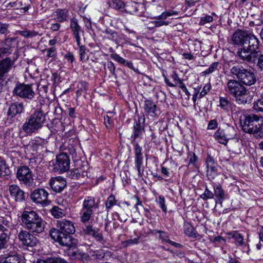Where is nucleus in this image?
Masks as SVG:
<instances>
[{
  "mask_svg": "<svg viewBox=\"0 0 263 263\" xmlns=\"http://www.w3.org/2000/svg\"><path fill=\"white\" fill-rule=\"evenodd\" d=\"M57 227L59 229H51L49 234L52 239L58 242L61 245L69 246L72 244V236L76 230L73 223L69 220L62 219L57 221Z\"/></svg>",
  "mask_w": 263,
  "mask_h": 263,
  "instance_id": "nucleus-1",
  "label": "nucleus"
},
{
  "mask_svg": "<svg viewBox=\"0 0 263 263\" xmlns=\"http://www.w3.org/2000/svg\"><path fill=\"white\" fill-rule=\"evenodd\" d=\"M260 45V41L254 34L249 33L242 47L238 49L237 55L242 61L255 63Z\"/></svg>",
  "mask_w": 263,
  "mask_h": 263,
  "instance_id": "nucleus-2",
  "label": "nucleus"
},
{
  "mask_svg": "<svg viewBox=\"0 0 263 263\" xmlns=\"http://www.w3.org/2000/svg\"><path fill=\"white\" fill-rule=\"evenodd\" d=\"M240 124L242 130L252 134L257 139L263 138V117L254 114L240 116Z\"/></svg>",
  "mask_w": 263,
  "mask_h": 263,
  "instance_id": "nucleus-3",
  "label": "nucleus"
},
{
  "mask_svg": "<svg viewBox=\"0 0 263 263\" xmlns=\"http://www.w3.org/2000/svg\"><path fill=\"white\" fill-rule=\"evenodd\" d=\"M21 220L22 225L32 233H41L45 229V222L35 211L31 209L23 212Z\"/></svg>",
  "mask_w": 263,
  "mask_h": 263,
  "instance_id": "nucleus-4",
  "label": "nucleus"
},
{
  "mask_svg": "<svg viewBox=\"0 0 263 263\" xmlns=\"http://www.w3.org/2000/svg\"><path fill=\"white\" fill-rule=\"evenodd\" d=\"M226 91L235 98L238 104H245L251 101L250 92L237 80H229L227 83Z\"/></svg>",
  "mask_w": 263,
  "mask_h": 263,
  "instance_id": "nucleus-5",
  "label": "nucleus"
},
{
  "mask_svg": "<svg viewBox=\"0 0 263 263\" xmlns=\"http://www.w3.org/2000/svg\"><path fill=\"white\" fill-rule=\"evenodd\" d=\"M45 120V116L41 109H36L26 119L22 129L28 135L35 134L43 127Z\"/></svg>",
  "mask_w": 263,
  "mask_h": 263,
  "instance_id": "nucleus-6",
  "label": "nucleus"
},
{
  "mask_svg": "<svg viewBox=\"0 0 263 263\" xmlns=\"http://www.w3.org/2000/svg\"><path fill=\"white\" fill-rule=\"evenodd\" d=\"M230 72L235 76L243 85L251 86L256 82V78L254 72L250 69L245 68L242 66L237 65L233 66L230 69Z\"/></svg>",
  "mask_w": 263,
  "mask_h": 263,
  "instance_id": "nucleus-7",
  "label": "nucleus"
},
{
  "mask_svg": "<svg viewBox=\"0 0 263 263\" xmlns=\"http://www.w3.org/2000/svg\"><path fill=\"white\" fill-rule=\"evenodd\" d=\"M32 85L17 83L13 90V93L22 99L32 100L35 95Z\"/></svg>",
  "mask_w": 263,
  "mask_h": 263,
  "instance_id": "nucleus-8",
  "label": "nucleus"
},
{
  "mask_svg": "<svg viewBox=\"0 0 263 263\" xmlns=\"http://www.w3.org/2000/svg\"><path fill=\"white\" fill-rule=\"evenodd\" d=\"M16 178L26 186H30L33 183V178L30 168L26 166H22L17 168Z\"/></svg>",
  "mask_w": 263,
  "mask_h": 263,
  "instance_id": "nucleus-9",
  "label": "nucleus"
},
{
  "mask_svg": "<svg viewBox=\"0 0 263 263\" xmlns=\"http://www.w3.org/2000/svg\"><path fill=\"white\" fill-rule=\"evenodd\" d=\"M18 55L15 58H11L6 57L0 60V82H3L8 73L11 70Z\"/></svg>",
  "mask_w": 263,
  "mask_h": 263,
  "instance_id": "nucleus-10",
  "label": "nucleus"
},
{
  "mask_svg": "<svg viewBox=\"0 0 263 263\" xmlns=\"http://www.w3.org/2000/svg\"><path fill=\"white\" fill-rule=\"evenodd\" d=\"M70 167V159L65 153H61L57 156L56 162L54 164V169L60 173L68 171Z\"/></svg>",
  "mask_w": 263,
  "mask_h": 263,
  "instance_id": "nucleus-11",
  "label": "nucleus"
},
{
  "mask_svg": "<svg viewBox=\"0 0 263 263\" xmlns=\"http://www.w3.org/2000/svg\"><path fill=\"white\" fill-rule=\"evenodd\" d=\"M16 38L8 36L0 41V49L5 56H9L16 46Z\"/></svg>",
  "mask_w": 263,
  "mask_h": 263,
  "instance_id": "nucleus-12",
  "label": "nucleus"
},
{
  "mask_svg": "<svg viewBox=\"0 0 263 263\" xmlns=\"http://www.w3.org/2000/svg\"><path fill=\"white\" fill-rule=\"evenodd\" d=\"M31 233L29 231L22 230L18 234V238L24 246L32 247L37 244V238Z\"/></svg>",
  "mask_w": 263,
  "mask_h": 263,
  "instance_id": "nucleus-13",
  "label": "nucleus"
},
{
  "mask_svg": "<svg viewBox=\"0 0 263 263\" xmlns=\"http://www.w3.org/2000/svg\"><path fill=\"white\" fill-rule=\"evenodd\" d=\"M135 163L136 168L138 171V176L142 177L143 175L144 167L143 166V157L141 153L142 148L136 143L134 147Z\"/></svg>",
  "mask_w": 263,
  "mask_h": 263,
  "instance_id": "nucleus-14",
  "label": "nucleus"
},
{
  "mask_svg": "<svg viewBox=\"0 0 263 263\" xmlns=\"http://www.w3.org/2000/svg\"><path fill=\"white\" fill-rule=\"evenodd\" d=\"M48 193L42 189L35 190L31 194V199L37 204H46L47 203Z\"/></svg>",
  "mask_w": 263,
  "mask_h": 263,
  "instance_id": "nucleus-15",
  "label": "nucleus"
},
{
  "mask_svg": "<svg viewBox=\"0 0 263 263\" xmlns=\"http://www.w3.org/2000/svg\"><path fill=\"white\" fill-rule=\"evenodd\" d=\"M83 232L85 235L93 237L97 241L101 243L105 242L102 233L99 232V230L97 228H93L91 225H87L83 228Z\"/></svg>",
  "mask_w": 263,
  "mask_h": 263,
  "instance_id": "nucleus-16",
  "label": "nucleus"
},
{
  "mask_svg": "<svg viewBox=\"0 0 263 263\" xmlns=\"http://www.w3.org/2000/svg\"><path fill=\"white\" fill-rule=\"evenodd\" d=\"M205 163L207 168V175L209 177H211L213 179L214 176L217 174L218 165L210 155H208L205 160Z\"/></svg>",
  "mask_w": 263,
  "mask_h": 263,
  "instance_id": "nucleus-17",
  "label": "nucleus"
},
{
  "mask_svg": "<svg viewBox=\"0 0 263 263\" xmlns=\"http://www.w3.org/2000/svg\"><path fill=\"white\" fill-rule=\"evenodd\" d=\"M9 192L11 196L16 202H22L25 200V193L20 187L15 184L9 186Z\"/></svg>",
  "mask_w": 263,
  "mask_h": 263,
  "instance_id": "nucleus-18",
  "label": "nucleus"
},
{
  "mask_svg": "<svg viewBox=\"0 0 263 263\" xmlns=\"http://www.w3.org/2000/svg\"><path fill=\"white\" fill-rule=\"evenodd\" d=\"M145 114L146 116H150L152 117H155L158 116L159 112L157 106L155 102L151 100H145L143 106Z\"/></svg>",
  "mask_w": 263,
  "mask_h": 263,
  "instance_id": "nucleus-19",
  "label": "nucleus"
},
{
  "mask_svg": "<svg viewBox=\"0 0 263 263\" xmlns=\"http://www.w3.org/2000/svg\"><path fill=\"white\" fill-rule=\"evenodd\" d=\"M50 186L55 192H61L66 186L65 180L61 177L52 178L50 181Z\"/></svg>",
  "mask_w": 263,
  "mask_h": 263,
  "instance_id": "nucleus-20",
  "label": "nucleus"
},
{
  "mask_svg": "<svg viewBox=\"0 0 263 263\" xmlns=\"http://www.w3.org/2000/svg\"><path fill=\"white\" fill-rule=\"evenodd\" d=\"M249 33L242 30L235 31L232 36V42L234 44L240 45L242 47Z\"/></svg>",
  "mask_w": 263,
  "mask_h": 263,
  "instance_id": "nucleus-21",
  "label": "nucleus"
},
{
  "mask_svg": "<svg viewBox=\"0 0 263 263\" xmlns=\"http://www.w3.org/2000/svg\"><path fill=\"white\" fill-rule=\"evenodd\" d=\"M145 122V117L144 115H142L140 117L138 116V121H136L134 125V139H136L137 137L142 135L144 132V123Z\"/></svg>",
  "mask_w": 263,
  "mask_h": 263,
  "instance_id": "nucleus-22",
  "label": "nucleus"
},
{
  "mask_svg": "<svg viewBox=\"0 0 263 263\" xmlns=\"http://www.w3.org/2000/svg\"><path fill=\"white\" fill-rule=\"evenodd\" d=\"M24 107L22 103L15 102L11 104L8 109L7 115L9 118L14 117L17 114L24 111Z\"/></svg>",
  "mask_w": 263,
  "mask_h": 263,
  "instance_id": "nucleus-23",
  "label": "nucleus"
},
{
  "mask_svg": "<svg viewBox=\"0 0 263 263\" xmlns=\"http://www.w3.org/2000/svg\"><path fill=\"white\" fill-rule=\"evenodd\" d=\"M99 203V200H98L96 201L94 197L88 196L85 197L83 200L82 209L93 210V209L98 208Z\"/></svg>",
  "mask_w": 263,
  "mask_h": 263,
  "instance_id": "nucleus-24",
  "label": "nucleus"
},
{
  "mask_svg": "<svg viewBox=\"0 0 263 263\" xmlns=\"http://www.w3.org/2000/svg\"><path fill=\"white\" fill-rule=\"evenodd\" d=\"M68 177L71 179H78L87 175V172L81 168L71 169L68 173Z\"/></svg>",
  "mask_w": 263,
  "mask_h": 263,
  "instance_id": "nucleus-25",
  "label": "nucleus"
},
{
  "mask_svg": "<svg viewBox=\"0 0 263 263\" xmlns=\"http://www.w3.org/2000/svg\"><path fill=\"white\" fill-rule=\"evenodd\" d=\"M54 15L57 22H65L68 19L69 11L66 9H58L55 12Z\"/></svg>",
  "mask_w": 263,
  "mask_h": 263,
  "instance_id": "nucleus-26",
  "label": "nucleus"
},
{
  "mask_svg": "<svg viewBox=\"0 0 263 263\" xmlns=\"http://www.w3.org/2000/svg\"><path fill=\"white\" fill-rule=\"evenodd\" d=\"M215 139L220 143L226 145L230 139L222 129H218L214 135Z\"/></svg>",
  "mask_w": 263,
  "mask_h": 263,
  "instance_id": "nucleus-27",
  "label": "nucleus"
},
{
  "mask_svg": "<svg viewBox=\"0 0 263 263\" xmlns=\"http://www.w3.org/2000/svg\"><path fill=\"white\" fill-rule=\"evenodd\" d=\"M213 187L214 190V196L216 199L221 202L225 198L224 191L219 184L213 183Z\"/></svg>",
  "mask_w": 263,
  "mask_h": 263,
  "instance_id": "nucleus-28",
  "label": "nucleus"
},
{
  "mask_svg": "<svg viewBox=\"0 0 263 263\" xmlns=\"http://www.w3.org/2000/svg\"><path fill=\"white\" fill-rule=\"evenodd\" d=\"M10 236V233H0V252L8 247Z\"/></svg>",
  "mask_w": 263,
  "mask_h": 263,
  "instance_id": "nucleus-29",
  "label": "nucleus"
},
{
  "mask_svg": "<svg viewBox=\"0 0 263 263\" xmlns=\"http://www.w3.org/2000/svg\"><path fill=\"white\" fill-rule=\"evenodd\" d=\"M11 171L7 166L6 161L2 157H0V177L8 178L10 176Z\"/></svg>",
  "mask_w": 263,
  "mask_h": 263,
  "instance_id": "nucleus-30",
  "label": "nucleus"
},
{
  "mask_svg": "<svg viewBox=\"0 0 263 263\" xmlns=\"http://www.w3.org/2000/svg\"><path fill=\"white\" fill-rule=\"evenodd\" d=\"M20 258L17 255L10 254L6 257L0 258V263H20Z\"/></svg>",
  "mask_w": 263,
  "mask_h": 263,
  "instance_id": "nucleus-31",
  "label": "nucleus"
},
{
  "mask_svg": "<svg viewBox=\"0 0 263 263\" xmlns=\"http://www.w3.org/2000/svg\"><path fill=\"white\" fill-rule=\"evenodd\" d=\"M232 238L235 240V243L237 246L245 245L243 236L238 231H233L230 233Z\"/></svg>",
  "mask_w": 263,
  "mask_h": 263,
  "instance_id": "nucleus-32",
  "label": "nucleus"
},
{
  "mask_svg": "<svg viewBox=\"0 0 263 263\" xmlns=\"http://www.w3.org/2000/svg\"><path fill=\"white\" fill-rule=\"evenodd\" d=\"M184 233L189 237L196 238L197 236L196 231L193 226L189 222H185L184 224Z\"/></svg>",
  "mask_w": 263,
  "mask_h": 263,
  "instance_id": "nucleus-33",
  "label": "nucleus"
},
{
  "mask_svg": "<svg viewBox=\"0 0 263 263\" xmlns=\"http://www.w3.org/2000/svg\"><path fill=\"white\" fill-rule=\"evenodd\" d=\"M93 214V210H85L82 208L81 210V221L83 223L88 222L91 218Z\"/></svg>",
  "mask_w": 263,
  "mask_h": 263,
  "instance_id": "nucleus-34",
  "label": "nucleus"
},
{
  "mask_svg": "<svg viewBox=\"0 0 263 263\" xmlns=\"http://www.w3.org/2000/svg\"><path fill=\"white\" fill-rule=\"evenodd\" d=\"M72 244L73 242H72L70 246H67L68 248L67 250V253L68 256L72 259H77L80 251L77 248L73 247Z\"/></svg>",
  "mask_w": 263,
  "mask_h": 263,
  "instance_id": "nucleus-35",
  "label": "nucleus"
},
{
  "mask_svg": "<svg viewBox=\"0 0 263 263\" xmlns=\"http://www.w3.org/2000/svg\"><path fill=\"white\" fill-rule=\"evenodd\" d=\"M52 215L56 218H62L65 215V210L58 206H54L51 209Z\"/></svg>",
  "mask_w": 263,
  "mask_h": 263,
  "instance_id": "nucleus-36",
  "label": "nucleus"
},
{
  "mask_svg": "<svg viewBox=\"0 0 263 263\" xmlns=\"http://www.w3.org/2000/svg\"><path fill=\"white\" fill-rule=\"evenodd\" d=\"M69 154L72 156L73 159L77 160L80 158V156L79 153L80 149L77 145L72 146L70 145L68 147Z\"/></svg>",
  "mask_w": 263,
  "mask_h": 263,
  "instance_id": "nucleus-37",
  "label": "nucleus"
},
{
  "mask_svg": "<svg viewBox=\"0 0 263 263\" xmlns=\"http://www.w3.org/2000/svg\"><path fill=\"white\" fill-rule=\"evenodd\" d=\"M169 24L170 22L168 21H159L157 20L156 21L149 22L147 25L148 26V28L152 29L155 27H160L162 26H167Z\"/></svg>",
  "mask_w": 263,
  "mask_h": 263,
  "instance_id": "nucleus-38",
  "label": "nucleus"
},
{
  "mask_svg": "<svg viewBox=\"0 0 263 263\" xmlns=\"http://www.w3.org/2000/svg\"><path fill=\"white\" fill-rule=\"evenodd\" d=\"M9 222L5 217H0V232L10 233L8 228Z\"/></svg>",
  "mask_w": 263,
  "mask_h": 263,
  "instance_id": "nucleus-39",
  "label": "nucleus"
},
{
  "mask_svg": "<svg viewBox=\"0 0 263 263\" xmlns=\"http://www.w3.org/2000/svg\"><path fill=\"white\" fill-rule=\"evenodd\" d=\"M18 33L20 34L21 36H24L26 38H31L34 37L36 35H39L38 32L35 31V30H23V31H18Z\"/></svg>",
  "mask_w": 263,
  "mask_h": 263,
  "instance_id": "nucleus-40",
  "label": "nucleus"
},
{
  "mask_svg": "<svg viewBox=\"0 0 263 263\" xmlns=\"http://www.w3.org/2000/svg\"><path fill=\"white\" fill-rule=\"evenodd\" d=\"M117 202L114 195L109 196L105 203V208L107 211H108L114 205H116Z\"/></svg>",
  "mask_w": 263,
  "mask_h": 263,
  "instance_id": "nucleus-41",
  "label": "nucleus"
},
{
  "mask_svg": "<svg viewBox=\"0 0 263 263\" xmlns=\"http://www.w3.org/2000/svg\"><path fill=\"white\" fill-rule=\"evenodd\" d=\"M9 26V24L0 22V34L4 35L5 36L8 35L10 32Z\"/></svg>",
  "mask_w": 263,
  "mask_h": 263,
  "instance_id": "nucleus-42",
  "label": "nucleus"
},
{
  "mask_svg": "<svg viewBox=\"0 0 263 263\" xmlns=\"http://www.w3.org/2000/svg\"><path fill=\"white\" fill-rule=\"evenodd\" d=\"M219 102L220 106L223 109L229 110L231 107V103L227 98L221 97Z\"/></svg>",
  "mask_w": 263,
  "mask_h": 263,
  "instance_id": "nucleus-43",
  "label": "nucleus"
},
{
  "mask_svg": "<svg viewBox=\"0 0 263 263\" xmlns=\"http://www.w3.org/2000/svg\"><path fill=\"white\" fill-rule=\"evenodd\" d=\"M187 158L189 159V165L192 164L193 166L196 167V162L198 160V157L195 153L189 152Z\"/></svg>",
  "mask_w": 263,
  "mask_h": 263,
  "instance_id": "nucleus-44",
  "label": "nucleus"
},
{
  "mask_svg": "<svg viewBox=\"0 0 263 263\" xmlns=\"http://www.w3.org/2000/svg\"><path fill=\"white\" fill-rule=\"evenodd\" d=\"M110 6L117 10H121L124 7V3L121 0H112L109 4Z\"/></svg>",
  "mask_w": 263,
  "mask_h": 263,
  "instance_id": "nucleus-45",
  "label": "nucleus"
},
{
  "mask_svg": "<svg viewBox=\"0 0 263 263\" xmlns=\"http://www.w3.org/2000/svg\"><path fill=\"white\" fill-rule=\"evenodd\" d=\"M253 108L257 112H263V98L258 99L254 102Z\"/></svg>",
  "mask_w": 263,
  "mask_h": 263,
  "instance_id": "nucleus-46",
  "label": "nucleus"
},
{
  "mask_svg": "<svg viewBox=\"0 0 263 263\" xmlns=\"http://www.w3.org/2000/svg\"><path fill=\"white\" fill-rule=\"evenodd\" d=\"M200 197L203 200H206L208 199L214 198V195L212 192L211 191L207 186H206L204 193L202 194Z\"/></svg>",
  "mask_w": 263,
  "mask_h": 263,
  "instance_id": "nucleus-47",
  "label": "nucleus"
},
{
  "mask_svg": "<svg viewBox=\"0 0 263 263\" xmlns=\"http://www.w3.org/2000/svg\"><path fill=\"white\" fill-rule=\"evenodd\" d=\"M18 3L21 2L17 1V0L14 1V2H9V0L6 1L3 5L6 8H14L17 9L18 8Z\"/></svg>",
  "mask_w": 263,
  "mask_h": 263,
  "instance_id": "nucleus-48",
  "label": "nucleus"
},
{
  "mask_svg": "<svg viewBox=\"0 0 263 263\" xmlns=\"http://www.w3.org/2000/svg\"><path fill=\"white\" fill-rule=\"evenodd\" d=\"M92 255L97 259L101 260L105 256V252L104 250L100 249L92 252Z\"/></svg>",
  "mask_w": 263,
  "mask_h": 263,
  "instance_id": "nucleus-49",
  "label": "nucleus"
},
{
  "mask_svg": "<svg viewBox=\"0 0 263 263\" xmlns=\"http://www.w3.org/2000/svg\"><path fill=\"white\" fill-rule=\"evenodd\" d=\"M140 238V236H137L136 238L134 239H129L125 241H123L122 244L125 247L133 245L138 244L139 242Z\"/></svg>",
  "mask_w": 263,
  "mask_h": 263,
  "instance_id": "nucleus-50",
  "label": "nucleus"
},
{
  "mask_svg": "<svg viewBox=\"0 0 263 263\" xmlns=\"http://www.w3.org/2000/svg\"><path fill=\"white\" fill-rule=\"evenodd\" d=\"M104 123L106 127L109 130L111 129L114 126L113 121L107 115L104 117Z\"/></svg>",
  "mask_w": 263,
  "mask_h": 263,
  "instance_id": "nucleus-51",
  "label": "nucleus"
},
{
  "mask_svg": "<svg viewBox=\"0 0 263 263\" xmlns=\"http://www.w3.org/2000/svg\"><path fill=\"white\" fill-rule=\"evenodd\" d=\"M218 65H219L218 62H214V63H212L210 66L209 68L208 69H207L206 70H205L203 72L205 74H210V73L213 72L214 71H215V70H217Z\"/></svg>",
  "mask_w": 263,
  "mask_h": 263,
  "instance_id": "nucleus-52",
  "label": "nucleus"
},
{
  "mask_svg": "<svg viewBox=\"0 0 263 263\" xmlns=\"http://www.w3.org/2000/svg\"><path fill=\"white\" fill-rule=\"evenodd\" d=\"M257 62L256 66L259 71L263 72V53L258 55L257 54Z\"/></svg>",
  "mask_w": 263,
  "mask_h": 263,
  "instance_id": "nucleus-53",
  "label": "nucleus"
},
{
  "mask_svg": "<svg viewBox=\"0 0 263 263\" xmlns=\"http://www.w3.org/2000/svg\"><path fill=\"white\" fill-rule=\"evenodd\" d=\"M70 27L72 31L81 29V27L78 24V20L76 18H72L70 20Z\"/></svg>",
  "mask_w": 263,
  "mask_h": 263,
  "instance_id": "nucleus-54",
  "label": "nucleus"
},
{
  "mask_svg": "<svg viewBox=\"0 0 263 263\" xmlns=\"http://www.w3.org/2000/svg\"><path fill=\"white\" fill-rule=\"evenodd\" d=\"M80 48L79 50V53H80V59L81 61H85L87 60L88 59L87 57H86L85 54H86V48L83 45H81V44H80V46H78Z\"/></svg>",
  "mask_w": 263,
  "mask_h": 263,
  "instance_id": "nucleus-55",
  "label": "nucleus"
},
{
  "mask_svg": "<svg viewBox=\"0 0 263 263\" xmlns=\"http://www.w3.org/2000/svg\"><path fill=\"white\" fill-rule=\"evenodd\" d=\"M45 51L46 52V56L48 58L54 57L56 55V48L54 47L46 49Z\"/></svg>",
  "mask_w": 263,
  "mask_h": 263,
  "instance_id": "nucleus-56",
  "label": "nucleus"
},
{
  "mask_svg": "<svg viewBox=\"0 0 263 263\" xmlns=\"http://www.w3.org/2000/svg\"><path fill=\"white\" fill-rule=\"evenodd\" d=\"M72 32L73 37L76 40V41L77 42L78 46H80V44H81V43H80V40H81L80 33L81 32L83 33V31L81 29L77 30L76 31H72Z\"/></svg>",
  "mask_w": 263,
  "mask_h": 263,
  "instance_id": "nucleus-57",
  "label": "nucleus"
},
{
  "mask_svg": "<svg viewBox=\"0 0 263 263\" xmlns=\"http://www.w3.org/2000/svg\"><path fill=\"white\" fill-rule=\"evenodd\" d=\"M213 21V18L211 15H206L205 16H202L200 18V21L199 22L200 25H204L207 23L212 22Z\"/></svg>",
  "mask_w": 263,
  "mask_h": 263,
  "instance_id": "nucleus-58",
  "label": "nucleus"
},
{
  "mask_svg": "<svg viewBox=\"0 0 263 263\" xmlns=\"http://www.w3.org/2000/svg\"><path fill=\"white\" fill-rule=\"evenodd\" d=\"M211 89V84L210 83L206 84L203 87L202 91L199 94L200 98H202L205 96Z\"/></svg>",
  "mask_w": 263,
  "mask_h": 263,
  "instance_id": "nucleus-59",
  "label": "nucleus"
},
{
  "mask_svg": "<svg viewBox=\"0 0 263 263\" xmlns=\"http://www.w3.org/2000/svg\"><path fill=\"white\" fill-rule=\"evenodd\" d=\"M49 261L50 263H68L66 260L59 257L49 258Z\"/></svg>",
  "mask_w": 263,
  "mask_h": 263,
  "instance_id": "nucleus-60",
  "label": "nucleus"
},
{
  "mask_svg": "<svg viewBox=\"0 0 263 263\" xmlns=\"http://www.w3.org/2000/svg\"><path fill=\"white\" fill-rule=\"evenodd\" d=\"M110 57L118 62L119 63L121 64H123V63H125V60L123 58L120 57L119 54L117 53H112L110 54Z\"/></svg>",
  "mask_w": 263,
  "mask_h": 263,
  "instance_id": "nucleus-61",
  "label": "nucleus"
},
{
  "mask_svg": "<svg viewBox=\"0 0 263 263\" xmlns=\"http://www.w3.org/2000/svg\"><path fill=\"white\" fill-rule=\"evenodd\" d=\"M159 238L163 241H165L167 243L169 242L170 239H169L168 235L164 231H160L159 232Z\"/></svg>",
  "mask_w": 263,
  "mask_h": 263,
  "instance_id": "nucleus-62",
  "label": "nucleus"
},
{
  "mask_svg": "<svg viewBox=\"0 0 263 263\" xmlns=\"http://www.w3.org/2000/svg\"><path fill=\"white\" fill-rule=\"evenodd\" d=\"M159 204L162 210L166 213L167 212V208L165 204V199L163 197L159 196Z\"/></svg>",
  "mask_w": 263,
  "mask_h": 263,
  "instance_id": "nucleus-63",
  "label": "nucleus"
},
{
  "mask_svg": "<svg viewBox=\"0 0 263 263\" xmlns=\"http://www.w3.org/2000/svg\"><path fill=\"white\" fill-rule=\"evenodd\" d=\"M87 83L85 81H81L79 82L78 84V88L79 89L83 91L85 93H86L87 87Z\"/></svg>",
  "mask_w": 263,
  "mask_h": 263,
  "instance_id": "nucleus-64",
  "label": "nucleus"
}]
</instances>
